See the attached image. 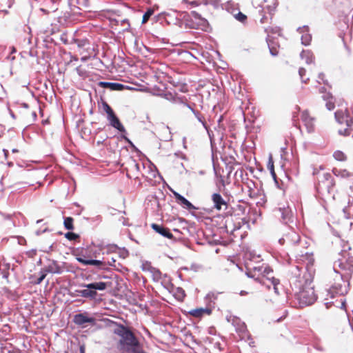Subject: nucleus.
Wrapping results in <instances>:
<instances>
[{
    "mask_svg": "<svg viewBox=\"0 0 353 353\" xmlns=\"http://www.w3.org/2000/svg\"><path fill=\"white\" fill-rule=\"evenodd\" d=\"M301 119L308 133L314 131L316 119L311 115L309 110H305L301 112Z\"/></svg>",
    "mask_w": 353,
    "mask_h": 353,
    "instance_id": "nucleus-5",
    "label": "nucleus"
},
{
    "mask_svg": "<svg viewBox=\"0 0 353 353\" xmlns=\"http://www.w3.org/2000/svg\"><path fill=\"white\" fill-rule=\"evenodd\" d=\"M302 57H307V63H312L314 61V57L310 51H303L301 53Z\"/></svg>",
    "mask_w": 353,
    "mask_h": 353,
    "instance_id": "nucleus-28",
    "label": "nucleus"
},
{
    "mask_svg": "<svg viewBox=\"0 0 353 353\" xmlns=\"http://www.w3.org/2000/svg\"><path fill=\"white\" fill-rule=\"evenodd\" d=\"M341 305H342V307H345V302H342V303H341Z\"/></svg>",
    "mask_w": 353,
    "mask_h": 353,
    "instance_id": "nucleus-47",
    "label": "nucleus"
},
{
    "mask_svg": "<svg viewBox=\"0 0 353 353\" xmlns=\"http://www.w3.org/2000/svg\"><path fill=\"white\" fill-rule=\"evenodd\" d=\"M334 174L338 175V174H336V171H334Z\"/></svg>",
    "mask_w": 353,
    "mask_h": 353,
    "instance_id": "nucleus-51",
    "label": "nucleus"
},
{
    "mask_svg": "<svg viewBox=\"0 0 353 353\" xmlns=\"http://www.w3.org/2000/svg\"><path fill=\"white\" fill-rule=\"evenodd\" d=\"M4 152H5V155L7 156L8 151L7 150H4Z\"/></svg>",
    "mask_w": 353,
    "mask_h": 353,
    "instance_id": "nucleus-49",
    "label": "nucleus"
},
{
    "mask_svg": "<svg viewBox=\"0 0 353 353\" xmlns=\"http://www.w3.org/2000/svg\"><path fill=\"white\" fill-rule=\"evenodd\" d=\"M135 167H136V168H137V170H139V165L138 163H136V164H135Z\"/></svg>",
    "mask_w": 353,
    "mask_h": 353,
    "instance_id": "nucleus-44",
    "label": "nucleus"
},
{
    "mask_svg": "<svg viewBox=\"0 0 353 353\" xmlns=\"http://www.w3.org/2000/svg\"><path fill=\"white\" fill-rule=\"evenodd\" d=\"M46 277V274H42L38 279H37V283H41L43 279H45Z\"/></svg>",
    "mask_w": 353,
    "mask_h": 353,
    "instance_id": "nucleus-35",
    "label": "nucleus"
},
{
    "mask_svg": "<svg viewBox=\"0 0 353 353\" xmlns=\"http://www.w3.org/2000/svg\"><path fill=\"white\" fill-rule=\"evenodd\" d=\"M164 97L169 101L176 102L178 101H183L182 98H179L176 94H172L171 92H166L164 94Z\"/></svg>",
    "mask_w": 353,
    "mask_h": 353,
    "instance_id": "nucleus-20",
    "label": "nucleus"
},
{
    "mask_svg": "<svg viewBox=\"0 0 353 353\" xmlns=\"http://www.w3.org/2000/svg\"><path fill=\"white\" fill-rule=\"evenodd\" d=\"M250 292H252V291H250ZM248 293H250V292L241 291V292H240L241 295H245V294H248Z\"/></svg>",
    "mask_w": 353,
    "mask_h": 353,
    "instance_id": "nucleus-39",
    "label": "nucleus"
},
{
    "mask_svg": "<svg viewBox=\"0 0 353 353\" xmlns=\"http://www.w3.org/2000/svg\"><path fill=\"white\" fill-rule=\"evenodd\" d=\"M333 157L336 161H345L347 159L345 154L340 150L335 151L333 154Z\"/></svg>",
    "mask_w": 353,
    "mask_h": 353,
    "instance_id": "nucleus-21",
    "label": "nucleus"
},
{
    "mask_svg": "<svg viewBox=\"0 0 353 353\" xmlns=\"http://www.w3.org/2000/svg\"><path fill=\"white\" fill-rule=\"evenodd\" d=\"M101 87L104 88H108L111 90H122L124 88V85L118 83H110V82H100Z\"/></svg>",
    "mask_w": 353,
    "mask_h": 353,
    "instance_id": "nucleus-16",
    "label": "nucleus"
},
{
    "mask_svg": "<svg viewBox=\"0 0 353 353\" xmlns=\"http://www.w3.org/2000/svg\"><path fill=\"white\" fill-rule=\"evenodd\" d=\"M189 314L195 318H201L204 315H210L212 314V310L210 308L206 307H199L195 308L190 310L188 312Z\"/></svg>",
    "mask_w": 353,
    "mask_h": 353,
    "instance_id": "nucleus-12",
    "label": "nucleus"
},
{
    "mask_svg": "<svg viewBox=\"0 0 353 353\" xmlns=\"http://www.w3.org/2000/svg\"><path fill=\"white\" fill-rule=\"evenodd\" d=\"M107 119L109 121L110 125L118 130L121 132H125V129L123 124L121 123L119 119L116 115L115 112L110 114L107 116Z\"/></svg>",
    "mask_w": 353,
    "mask_h": 353,
    "instance_id": "nucleus-9",
    "label": "nucleus"
},
{
    "mask_svg": "<svg viewBox=\"0 0 353 353\" xmlns=\"http://www.w3.org/2000/svg\"><path fill=\"white\" fill-rule=\"evenodd\" d=\"M154 10L152 8H148L147 11L144 13L142 19V23H146L150 17L154 14Z\"/></svg>",
    "mask_w": 353,
    "mask_h": 353,
    "instance_id": "nucleus-25",
    "label": "nucleus"
},
{
    "mask_svg": "<svg viewBox=\"0 0 353 353\" xmlns=\"http://www.w3.org/2000/svg\"><path fill=\"white\" fill-rule=\"evenodd\" d=\"M65 237L70 241H75L79 238V236L77 234L69 232L65 233Z\"/></svg>",
    "mask_w": 353,
    "mask_h": 353,
    "instance_id": "nucleus-30",
    "label": "nucleus"
},
{
    "mask_svg": "<svg viewBox=\"0 0 353 353\" xmlns=\"http://www.w3.org/2000/svg\"><path fill=\"white\" fill-rule=\"evenodd\" d=\"M77 260L84 265H94L97 267L99 269H105L107 265L114 266V263L115 262L114 259H112L111 261L105 263V261L100 260L85 259L82 256H77Z\"/></svg>",
    "mask_w": 353,
    "mask_h": 353,
    "instance_id": "nucleus-6",
    "label": "nucleus"
},
{
    "mask_svg": "<svg viewBox=\"0 0 353 353\" xmlns=\"http://www.w3.org/2000/svg\"><path fill=\"white\" fill-rule=\"evenodd\" d=\"M77 47L79 48V53L80 54L83 55L82 57H81V61H85L86 60H88L90 55L88 54V55H83V53H84V48L89 45L88 42L87 40H83V41H79V40H77Z\"/></svg>",
    "mask_w": 353,
    "mask_h": 353,
    "instance_id": "nucleus-17",
    "label": "nucleus"
},
{
    "mask_svg": "<svg viewBox=\"0 0 353 353\" xmlns=\"http://www.w3.org/2000/svg\"><path fill=\"white\" fill-rule=\"evenodd\" d=\"M124 139H125L126 141H128V142H130L129 139H128L127 137H124Z\"/></svg>",
    "mask_w": 353,
    "mask_h": 353,
    "instance_id": "nucleus-50",
    "label": "nucleus"
},
{
    "mask_svg": "<svg viewBox=\"0 0 353 353\" xmlns=\"http://www.w3.org/2000/svg\"><path fill=\"white\" fill-rule=\"evenodd\" d=\"M74 323L79 325H82L85 323H90L94 324L95 323V319L93 317H88L85 314H77L74 316Z\"/></svg>",
    "mask_w": 353,
    "mask_h": 353,
    "instance_id": "nucleus-11",
    "label": "nucleus"
},
{
    "mask_svg": "<svg viewBox=\"0 0 353 353\" xmlns=\"http://www.w3.org/2000/svg\"><path fill=\"white\" fill-rule=\"evenodd\" d=\"M212 201L214 203V208L216 210H221L224 207L225 209L228 208L227 202L223 199L222 196L219 193H214L212 195Z\"/></svg>",
    "mask_w": 353,
    "mask_h": 353,
    "instance_id": "nucleus-8",
    "label": "nucleus"
},
{
    "mask_svg": "<svg viewBox=\"0 0 353 353\" xmlns=\"http://www.w3.org/2000/svg\"><path fill=\"white\" fill-rule=\"evenodd\" d=\"M72 59L74 61H77L78 58L77 57H72Z\"/></svg>",
    "mask_w": 353,
    "mask_h": 353,
    "instance_id": "nucleus-43",
    "label": "nucleus"
},
{
    "mask_svg": "<svg viewBox=\"0 0 353 353\" xmlns=\"http://www.w3.org/2000/svg\"><path fill=\"white\" fill-rule=\"evenodd\" d=\"M302 43L307 46L309 45L310 41H311V37L309 34L303 35L301 37Z\"/></svg>",
    "mask_w": 353,
    "mask_h": 353,
    "instance_id": "nucleus-32",
    "label": "nucleus"
},
{
    "mask_svg": "<svg viewBox=\"0 0 353 353\" xmlns=\"http://www.w3.org/2000/svg\"><path fill=\"white\" fill-rule=\"evenodd\" d=\"M74 219L70 216L65 217L64 219L63 225L65 229L68 230H72L74 229Z\"/></svg>",
    "mask_w": 353,
    "mask_h": 353,
    "instance_id": "nucleus-19",
    "label": "nucleus"
},
{
    "mask_svg": "<svg viewBox=\"0 0 353 353\" xmlns=\"http://www.w3.org/2000/svg\"><path fill=\"white\" fill-rule=\"evenodd\" d=\"M268 43L270 49V52L273 56H276L279 54V46L278 43H275L271 39L268 40Z\"/></svg>",
    "mask_w": 353,
    "mask_h": 353,
    "instance_id": "nucleus-18",
    "label": "nucleus"
},
{
    "mask_svg": "<svg viewBox=\"0 0 353 353\" xmlns=\"http://www.w3.org/2000/svg\"><path fill=\"white\" fill-rule=\"evenodd\" d=\"M287 239H292L294 243H298L300 240V236L294 232H292L285 235Z\"/></svg>",
    "mask_w": 353,
    "mask_h": 353,
    "instance_id": "nucleus-26",
    "label": "nucleus"
},
{
    "mask_svg": "<svg viewBox=\"0 0 353 353\" xmlns=\"http://www.w3.org/2000/svg\"><path fill=\"white\" fill-rule=\"evenodd\" d=\"M179 292L181 294L180 296L181 297V299H183L184 296H185V294L184 293V291L183 290H181V289H179Z\"/></svg>",
    "mask_w": 353,
    "mask_h": 353,
    "instance_id": "nucleus-38",
    "label": "nucleus"
},
{
    "mask_svg": "<svg viewBox=\"0 0 353 353\" xmlns=\"http://www.w3.org/2000/svg\"><path fill=\"white\" fill-rule=\"evenodd\" d=\"M188 107L192 111L194 112V110H193V108H192L190 106L188 105Z\"/></svg>",
    "mask_w": 353,
    "mask_h": 353,
    "instance_id": "nucleus-48",
    "label": "nucleus"
},
{
    "mask_svg": "<svg viewBox=\"0 0 353 353\" xmlns=\"http://www.w3.org/2000/svg\"><path fill=\"white\" fill-rule=\"evenodd\" d=\"M101 105L103 110L107 114V116L114 112L112 108L109 105V104L105 101L102 100Z\"/></svg>",
    "mask_w": 353,
    "mask_h": 353,
    "instance_id": "nucleus-24",
    "label": "nucleus"
},
{
    "mask_svg": "<svg viewBox=\"0 0 353 353\" xmlns=\"http://www.w3.org/2000/svg\"><path fill=\"white\" fill-rule=\"evenodd\" d=\"M218 294H215L214 292H209L207 294L206 298L209 299L210 300H215Z\"/></svg>",
    "mask_w": 353,
    "mask_h": 353,
    "instance_id": "nucleus-33",
    "label": "nucleus"
},
{
    "mask_svg": "<svg viewBox=\"0 0 353 353\" xmlns=\"http://www.w3.org/2000/svg\"><path fill=\"white\" fill-rule=\"evenodd\" d=\"M190 3L194 6H198L199 5V2L196 1H192L190 2Z\"/></svg>",
    "mask_w": 353,
    "mask_h": 353,
    "instance_id": "nucleus-37",
    "label": "nucleus"
},
{
    "mask_svg": "<svg viewBox=\"0 0 353 353\" xmlns=\"http://www.w3.org/2000/svg\"><path fill=\"white\" fill-rule=\"evenodd\" d=\"M325 305H326V307H327V308H329V307H330V303H326Z\"/></svg>",
    "mask_w": 353,
    "mask_h": 353,
    "instance_id": "nucleus-45",
    "label": "nucleus"
},
{
    "mask_svg": "<svg viewBox=\"0 0 353 353\" xmlns=\"http://www.w3.org/2000/svg\"><path fill=\"white\" fill-rule=\"evenodd\" d=\"M326 97H327L326 99H327V101L325 105L329 110H332L335 107L333 97L332 95H330V94H329V93H327L326 94Z\"/></svg>",
    "mask_w": 353,
    "mask_h": 353,
    "instance_id": "nucleus-22",
    "label": "nucleus"
},
{
    "mask_svg": "<svg viewBox=\"0 0 353 353\" xmlns=\"http://www.w3.org/2000/svg\"><path fill=\"white\" fill-rule=\"evenodd\" d=\"M54 272V273H59V267L55 266Z\"/></svg>",
    "mask_w": 353,
    "mask_h": 353,
    "instance_id": "nucleus-40",
    "label": "nucleus"
},
{
    "mask_svg": "<svg viewBox=\"0 0 353 353\" xmlns=\"http://www.w3.org/2000/svg\"><path fill=\"white\" fill-rule=\"evenodd\" d=\"M299 74L301 81L304 83H307L310 80V77L308 75H306V70L303 68H301L299 70Z\"/></svg>",
    "mask_w": 353,
    "mask_h": 353,
    "instance_id": "nucleus-23",
    "label": "nucleus"
},
{
    "mask_svg": "<svg viewBox=\"0 0 353 353\" xmlns=\"http://www.w3.org/2000/svg\"><path fill=\"white\" fill-rule=\"evenodd\" d=\"M300 304L303 306L312 305L317 299L314 286L305 285L303 286L298 294Z\"/></svg>",
    "mask_w": 353,
    "mask_h": 353,
    "instance_id": "nucleus-4",
    "label": "nucleus"
},
{
    "mask_svg": "<svg viewBox=\"0 0 353 353\" xmlns=\"http://www.w3.org/2000/svg\"><path fill=\"white\" fill-rule=\"evenodd\" d=\"M174 198L177 201L178 203H181V205H183L184 207L188 210H194L196 208L188 201L187 200L184 196L181 195L176 192H173Z\"/></svg>",
    "mask_w": 353,
    "mask_h": 353,
    "instance_id": "nucleus-13",
    "label": "nucleus"
},
{
    "mask_svg": "<svg viewBox=\"0 0 353 353\" xmlns=\"http://www.w3.org/2000/svg\"><path fill=\"white\" fill-rule=\"evenodd\" d=\"M342 176H350V174L349 172L346 171V170H343L342 172Z\"/></svg>",
    "mask_w": 353,
    "mask_h": 353,
    "instance_id": "nucleus-36",
    "label": "nucleus"
},
{
    "mask_svg": "<svg viewBox=\"0 0 353 353\" xmlns=\"http://www.w3.org/2000/svg\"><path fill=\"white\" fill-rule=\"evenodd\" d=\"M151 228L158 234L162 235L164 237H166L169 239H172L174 238L173 234L170 232V229L165 228L161 225H159L157 223H152Z\"/></svg>",
    "mask_w": 353,
    "mask_h": 353,
    "instance_id": "nucleus-10",
    "label": "nucleus"
},
{
    "mask_svg": "<svg viewBox=\"0 0 353 353\" xmlns=\"http://www.w3.org/2000/svg\"><path fill=\"white\" fill-rule=\"evenodd\" d=\"M339 267L346 274L351 276L353 274V257L347 254L339 260Z\"/></svg>",
    "mask_w": 353,
    "mask_h": 353,
    "instance_id": "nucleus-7",
    "label": "nucleus"
},
{
    "mask_svg": "<svg viewBox=\"0 0 353 353\" xmlns=\"http://www.w3.org/2000/svg\"><path fill=\"white\" fill-rule=\"evenodd\" d=\"M110 286V283L107 282H94L90 283H83L81 287L83 288L82 290H75L77 296H81L85 299L90 300L95 299L98 295L97 291H104Z\"/></svg>",
    "mask_w": 353,
    "mask_h": 353,
    "instance_id": "nucleus-2",
    "label": "nucleus"
},
{
    "mask_svg": "<svg viewBox=\"0 0 353 353\" xmlns=\"http://www.w3.org/2000/svg\"><path fill=\"white\" fill-rule=\"evenodd\" d=\"M268 168L269 169V170L270 171L271 174H272V176H273L274 179H276V173L274 172V163H273V161H272V159L270 158L269 159V162H268Z\"/></svg>",
    "mask_w": 353,
    "mask_h": 353,
    "instance_id": "nucleus-29",
    "label": "nucleus"
},
{
    "mask_svg": "<svg viewBox=\"0 0 353 353\" xmlns=\"http://www.w3.org/2000/svg\"><path fill=\"white\" fill-rule=\"evenodd\" d=\"M235 18L236 20L242 23H244L247 20V16L241 12H239L235 15Z\"/></svg>",
    "mask_w": 353,
    "mask_h": 353,
    "instance_id": "nucleus-31",
    "label": "nucleus"
},
{
    "mask_svg": "<svg viewBox=\"0 0 353 353\" xmlns=\"http://www.w3.org/2000/svg\"><path fill=\"white\" fill-rule=\"evenodd\" d=\"M332 1H333V3H334V5L340 6V5L344 4L345 2L347 1V0H332Z\"/></svg>",
    "mask_w": 353,
    "mask_h": 353,
    "instance_id": "nucleus-34",
    "label": "nucleus"
},
{
    "mask_svg": "<svg viewBox=\"0 0 353 353\" xmlns=\"http://www.w3.org/2000/svg\"><path fill=\"white\" fill-rule=\"evenodd\" d=\"M335 118L339 124H345L346 126L345 128L339 129V133L344 136L349 135L353 125V118L350 116L347 108L338 110L335 112Z\"/></svg>",
    "mask_w": 353,
    "mask_h": 353,
    "instance_id": "nucleus-3",
    "label": "nucleus"
},
{
    "mask_svg": "<svg viewBox=\"0 0 353 353\" xmlns=\"http://www.w3.org/2000/svg\"><path fill=\"white\" fill-rule=\"evenodd\" d=\"M80 352H81V353H85V348H84V347L81 346Z\"/></svg>",
    "mask_w": 353,
    "mask_h": 353,
    "instance_id": "nucleus-41",
    "label": "nucleus"
},
{
    "mask_svg": "<svg viewBox=\"0 0 353 353\" xmlns=\"http://www.w3.org/2000/svg\"><path fill=\"white\" fill-rule=\"evenodd\" d=\"M323 179L321 182L328 191L335 185L334 179L330 173H325L323 174Z\"/></svg>",
    "mask_w": 353,
    "mask_h": 353,
    "instance_id": "nucleus-14",
    "label": "nucleus"
},
{
    "mask_svg": "<svg viewBox=\"0 0 353 353\" xmlns=\"http://www.w3.org/2000/svg\"><path fill=\"white\" fill-rule=\"evenodd\" d=\"M323 179L321 182L328 191L335 185L334 179L330 173H325L323 174Z\"/></svg>",
    "mask_w": 353,
    "mask_h": 353,
    "instance_id": "nucleus-15",
    "label": "nucleus"
},
{
    "mask_svg": "<svg viewBox=\"0 0 353 353\" xmlns=\"http://www.w3.org/2000/svg\"><path fill=\"white\" fill-rule=\"evenodd\" d=\"M171 83L173 84L174 87L178 88V90L181 92H188V86L185 83L182 84H176L174 81H170Z\"/></svg>",
    "mask_w": 353,
    "mask_h": 353,
    "instance_id": "nucleus-27",
    "label": "nucleus"
},
{
    "mask_svg": "<svg viewBox=\"0 0 353 353\" xmlns=\"http://www.w3.org/2000/svg\"><path fill=\"white\" fill-rule=\"evenodd\" d=\"M114 332L119 336L117 349L120 353H145L142 344L130 327L119 325Z\"/></svg>",
    "mask_w": 353,
    "mask_h": 353,
    "instance_id": "nucleus-1",
    "label": "nucleus"
},
{
    "mask_svg": "<svg viewBox=\"0 0 353 353\" xmlns=\"http://www.w3.org/2000/svg\"><path fill=\"white\" fill-rule=\"evenodd\" d=\"M12 152H13L14 153H15V152H18V150H17V149H13V150H12Z\"/></svg>",
    "mask_w": 353,
    "mask_h": 353,
    "instance_id": "nucleus-46",
    "label": "nucleus"
},
{
    "mask_svg": "<svg viewBox=\"0 0 353 353\" xmlns=\"http://www.w3.org/2000/svg\"><path fill=\"white\" fill-rule=\"evenodd\" d=\"M32 116H33V118L35 119L37 117V114L35 112H32Z\"/></svg>",
    "mask_w": 353,
    "mask_h": 353,
    "instance_id": "nucleus-42",
    "label": "nucleus"
}]
</instances>
